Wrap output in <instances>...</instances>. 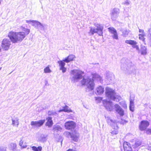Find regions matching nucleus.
Returning a JSON list of instances; mask_svg holds the SVG:
<instances>
[{"label":"nucleus","instance_id":"nucleus-13","mask_svg":"<svg viewBox=\"0 0 151 151\" xmlns=\"http://www.w3.org/2000/svg\"><path fill=\"white\" fill-rule=\"evenodd\" d=\"M109 31L113 35L112 37L114 39L116 40L118 39V36L116 30L113 27L108 28Z\"/></svg>","mask_w":151,"mask_h":151},{"label":"nucleus","instance_id":"nucleus-50","mask_svg":"<svg viewBox=\"0 0 151 151\" xmlns=\"http://www.w3.org/2000/svg\"><path fill=\"white\" fill-rule=\"evenodd\" d=\"M149 43L151 45V32H150L149 35Z\"/></svg>","mask_w":151,"mask_h":151},{"label":"nucleus","instance_id":"nucleus-5","mask_svg":"<svg viewBox=\"0 0 151 151\" xmlns=\"http://www.w3.org/2000/svg\"><path fill=\"white\" fill-rule=\"evenodd\" d=\"M107 122L110 125L113 130H112L111 132L113 135H116L118 134V131L117 129L118 128V126L116 122L115 121H113L109 118H108L107 120Z\"/></svg>","mask_w":151,"mask_h":151},{"label":"nucleus","instance_id":"nucleus-31","mask_svg":"<svg viewBox=\"0 0 151 151\" xmlns=\"http://www.w3.org/2000/svg\"><path fill=\"white\" fill-rule=\"evenodd\" d=\"M130 31L129 30L124 29L122 30V35L124 37H126L128 35Z\"/></svg>","mask_w":151,"mask_h":151},{"label":"nucleus","instance_id":"nucleus-20","mask_svg":"<svg viewBox=\"0 0 151 151\" xmlns=\"http://www.w3.org/2000/svg\"><path fill=\"white\" fill-rule=\"evenodd\" d=\"M115 110L121 116L123 115L124 111L122 109L118 104H116L114 105Z\"/></svg>","mask_w":151,"mask_h":151},{"label":"nucleus","instance_id":"nucleus-56","mask_svg":"<svg viewBox=\"0 0 151 151\" xmlns=\"http://www.w3.org/2000/svg\"><path fill=\"white\" fill-rule=\"evenodd\" d=\"M48 84V82L47 81H45V84L46 86L47 85V84Z\"/></svg>","mask_w":151,"mask_h":151},{"label":"nucleus","instance_id":"nucleus-49","mask_svg":"<svg viewBox=\"0 0 151 151\" xmlns=\"http://www.w3.org/2000/svg\"><path fill=\"white\" fill-rule=\"evenodd\" d=\"M0 151H6V149L3 146H0Z\"/></svg>","mask_w":151,"mask_h":151},{"label":"nucleus","instance_id":"nucleus-36","mask_svg":"<svg viewBox=\"0 0 151 151\" xmlns=\"http://www.w3.org/2000/svg\"><path fill=\"white\" fill-rule=\"evenodd\" d=\"M145 35H144V34H139L138 35L139 39L142 40L144 43L145 42V38L144 37Z\"/></svg>","mask_w":151,"mask_h":151},{"label":"nucleus","instance_id":"nucleus-51","mask_svg":"<svg viewBox=\"0 0 151 151\" xmlns=\"http://www.w3.org/2000/svg\"><path fill=\"white\" fill-rule=\"evenodd\" d=\"M139 32L141 33H142L141 34H144V35H145V33L144 32V30L143 29H139Z\"/></svg>","mask_w":151,"mask_h":151},{"label":"nucleus","instance_id":"nucleus-27","mask_svg":"<svg viewBox=\"0 0 151 151\" xmlns=\"http://www.w3.org/2000/svg\"><path fill=\"white\" fill-rule=\"evenodd\" d=\"M75 58V56L73 55H69L67 58L64 59V61L65 63H68L70 61L73 60Z\"/></svg>","mask_w":151,"mask_h":151},{"label":"nucleus","instance_id":"nucleus-47","mask_svg":"<svg viewBox=\"0 0 151 151\" xmlns=\"http://www.w3.org/2000/svg\"><path fill=\"white\" fill-rule=\"evenodd\" d=\"M34 20H26V22L27 23L30 24L32 25V24H33Z\"/></svg>","mask_w":151,"mask_h":151},{"label":"nucleus","instance_id":"nucleus-16","mask_svg":"<svg viewBox=\"0 0 151 151\" xmlns=\"http://www.w3.org/2000/svg\"><path fill=\"white\" fill-rule=\"evenodd\" d=\"M92 80L93 81H97L101 83L103 81L102 77L96 73H93L92 74Z\"/></svg>","mask_w":151,"mask_h":151},{"label":"nucleus","instance_id":"nucleus-30","mask_svg":"<svg viewBox=\"0 0 151 151\" xmlns=\"http://www.w3.org/2000/svg\"><path fill=\"white\" fill-rule=\"evenodd\" d=\"M63 111L65 112H71L72 111L70 109L68 106H65V107H63V109H60L58 111L60 112Z\"/></svg>","mask_w":151,"mask_h":151},{"label":"nucleus","instance_id":"nucleus-3","mask_svg":"<svg viewBox=\"0 0 151 151\" xmlns=\"http://www.w3.org/2000/svg\"><path fill=\"white\" fill-rule=\"evenodd\" d=\"M81 83L82 85L86 87V91L92 90L94 88L95 84L93 81L89 77L84 78L81 81Z\"/></svg>","mask_w":151,"mask_h":151},{"label":"nucleus","instance_id":"nucleus-8","mask_svg":"<svg viewBox=\"0 0 151 151\" xmlns=\"http://www.w3.org/2000/svg\"><path fill=\"white\" fill-rule=\"evenodd\" d=\"M64 126L65 128L66 129L72 130L75 128L76 124L73 121H70L66 122L65 123Z\"/></svg>","mask_w":151,"mask_h":151},{"label":"nucleus","instance_id":"nucleus-37","mask_svg":"<svg viewBox=\"0 0 151 151\" xmlns=\"http://www.w3.org/2000/svg\"><path fill=\"white\" fill-rule=\"evenodd\" d=\"M51 72V70L48 66L45 68L44 69V72L45 73H50Z\"/></svg>","mask_w":151,"mask_h":151},{"label":"nucleus","instance_id":"nucleus-54","mask_svg":"<svg viewBox=\"0 0 151 151\" xmlns=\"http://www.w3.org/2000/svg\"><path fill=\"white\" fill-rule=\"evenodd\" d=\"M21 148H26L27 147V146L26 145H24L23 146H21Z\"/></svg>","mask_w":151,"mask_h":151},{"label":"nucleus","instance_id":"nucleus-29","mask_svg":"<svg viewBox=\"0 0 151 151\" xmlns=\"http://www.w3.org/2000/svg\"><path fill=\"white\" fill-rule=\"evenodd\" d=\"M113 97V98H111V99L116 102H119L122 99V97L119 95L116 94V93H115V94L114 96Z\"/></svg>","mask_w":151,"mask_h":151},{"label":"nucleus","instance_id":"nucleus-24","mask_svg":"<svg viewBox=\"0 0 151 151\" xmlns=\"http://www.w3.org/2000/svg\"><path fill=\"white\" fill-rule=\"evenodd\" d=\"M104 88L101 86H99L96 88V93L98 95H100L104 92Z\"/></svg>","mask_w":151,"mask_h":151},{"label":"nucleus","instance_id":"nucleus-38","mask_svg":"<svg viewBox=\"0 0 151 151\" xmlns=\"http://www.w3.org/2000/svg\"><path fill=\"white\" fill-rule=\"evenodd\" d=\"M24 137H22L20 138V140L19 142V145L20 146H22L24 141Z\"/></svg>","mask_w":151,"mask_h":151},{"label":"nucleus","instance_id":"nucleus-25","mask_svg":"<svg viewBox=\"0 0 151 151\" xmlns=\"http://www.w3.org/2000/svg\"><path fill=\"white\" fill-rule=\"evenodd\" d=\"M134 66V65L132 63H130L127 65V67H126V65L125 64H123L122 65L121 68L123 70H125V69H127L128 68H131L132 67H133Z\"/></svg>","mask_w":151,"mask_h":151},{"label":"nucleus","instance_id":"nucleus-39","mask_svg":"<svg viewBox=\"0 0 151 151\" xmlns=\"http://www.w3.org/2000/svg\"><path fill=\"white\" fill-rule=\"evenodd\" d=\"M47 114L48 115H55L56 116L57 115V114L56 112L52 111H49L47 113Z\"/></svg>","mask_w":151,"mask_h":151},{"label":"nucleus","instance_id":"nucleus-10","mask_svg":"<svg viewBox=\"0 0 151 151\" xmlns=\"http://www.w3.org/2000/svg\"><path fill=\"white\" fill-rule=\"evenodd\" d=\"M103 102L105 107L108 110L111 111L112 110L113 106L111 101H110L104 100L103 101Z\"/></svg>","mask_w":151,"mask_h":151},{"label":"nucleus","instance_id":"nucleus-43","mask_svg":"<svg viewBox=\"0 0 151 151\" xmlns=\"http://www.w3.org/2000/svg\"><path fill=\"white\" fill-rule=\"evenodd\" d=\"M130 1L129 0H126L124 2H123L122 4L126 6H128L130 4Z\"/></svg>","mask_w":151,"mask_h":151},{"label":"nucleus","instance_id":"nucleus-41","mask_svg":"<svg viewBox=\"0 0 151 151\" xmlns=\"http://www.w3.org/2000/svg\"><path fill=\"white\" fill-rule=\"evenodd\" d=\"M119 103L120 105L124 108H127V105L125 104L124 101H122L120 102Z\"/></svg>","mask_w":151,"mask_h":151},{"label":"nucleus","instance_id":"nucleus-40","mask_svg":"<svg viewBox=\"0 0 151 151\" xmlns=\"http://www.w3.org/2000/svg\"><path fill=\"white\" fill-rule=\"evenodd\" d=\"M17 147V145L15 143H12L10 144V147L12 149L14 150Z\"/></svg>","mask_w":151,"mask_h":151},{"label":"nucleus","instance_id":"nucleus-6","mask_svg":"<svg viewBox=\"0 0 151 151\" xmlns=\"http://www.w3.org/2000/svg\"><path fill=\"white\" fill-rule=\"evenodd\" d=\"M11 40L4 38L1 41V46L2 48L4 50H8L9 48L11 45Z\"/></svg>","mask_w":151,"mask_h":151},{"label":"nucleus","instance_id":"nucleus-9","mask_svg":"<svg viewBox=\"0 0 151 151\" xmlns=\"http://www.w3.org/2000/svg\"><path fill=\"white\" fill-rule=\"evenodd\" d=\"M105 89V93L107 97L111 99V98L113 99L114 98L113 96L115 93L114 91L108 87H106Z\"/></svg>","mask_w":151,"mask_h":151},{"label":"nucleus","instance_id":"nucleus-34","mask_svg":"<svg viewBox=\"0 0 151 151\" xmlns=\"http://www.w3.org/2000/svg\"><path fill=\"white\" fill-rule=\"evenodd\" d=\"M65 62L64 61V59L62 60L58 61V63L59 64V66H60V68H62L64 67V66L65 65Z\"/></svg>","mask_w":151,"mask_h":151},{"label":"nucleus","instance_id":"nucleus-55","mask_svg":"<svg viewBox=\"0 0 151 151\" xmlns=\"http://www.w3.org/2000/svg\"><path fill=\"white\" fill-rule=\"evenodd\" d=\"M66 151H75L73 149H69V150H68Z\"/></svg>","mask_w":151,"mask_h":151},{"label":"nucleus","instance_id":"nucleus-45","mask_svg":"<svg viewBox=\"0 0 151 151\" xmlns=\"http://www.w3.org/2000/svg\"><path fill=\"white\" fill-rule=\"evenodd\" d=\"M38 28H39L41 30H45V27L44 25L40 23V26H39Z\"/></svg>","mask_w":151,"mask_h":151},{"label":"nucleus","instance_id":"nucleus-11","mask_svg":"<svg viewBox=\"0 0 151 151\" xmlns=\"http://www.w3.org/2000/svg\"><path fill=\"white\" fill-rule=\"evenodd\" d=\"M149 123L147 121L143 120L141 122L139 125V129L141 131L146 130L149 125Z\"/></svg>","mask_w":151,"mask_h":151},{"label":"nucleus","instance_id":"nucleus-53","mask_svg":"<svg viewBox=\"0 0 151 151\" xmlns=\"http://www.w3.org/2000/svg\"><path fill=\"white\" fill-rule=\"evenodd\" d=\"M32 150L34 151H37V147H35L33 146L32 147Z\"/></svg>","mask_w":151,"mask_h":151},{"label":"nucleus","instance_id":"nucleus-44","mask_svg":"<svg viewBox=\"0 0 151 151\" xmlns=\"http://www.w3.org/2000/svg\"><path fill=\"white\" fill-rule=\"evenodd\" d=\"M95 99L96 102L99 103L101 102L102 100V98L101 97H95Z\"/></svg>","mask_w":151,"mask_h":151},{"label":"nucleus","instance_id":"nucleus-4","mask_svg":"<svg viewBox=\"0 0 151 151\" xmlns=\"http://www.w3.org/2000/svg\"><path fill=\"white\" fill-rule=\"evenodd\" d=\"M96 28L91 27L89 33L90 35H93L94 33H97L100 36L102 35L103 34V27L100 24L96 25Z\"/></svg>","mask_w":151,"mask_h":151},{"label":"nucleus","instance_id":"nucleus-58","mask_svg":"<svg viewBox=\"0 0 151 151\" xmlns=\"http://www.w3.org/2000/svg\"><path fill=\"white\" fill-rule=\"evenodd\" d=\"M1 67H0V70H1Z\"/></svg>","mask_w":151,"mask_h":151},{"label":"nucleus","instance_id":"nucleus-1","mask_svg":"<svg viewBox=\"0 0 151 151\" xmlns=\"http://www.w3.org/2000/svg\"><path fill=\"white\" fill-rule=\"evenodd\" d=\"M21 29L22 32H15L11 31L8 33V36L13 43L22 42L30 32L29 29L23 27H21Z\"/></svg>","mask_w":151,"mask_h":151},{"label":"nucleus","instance_id":"nucleus-48","mask_svg":"<svg viewBox=\"0 0 151 151\" xmlns=\"http://www.w3.org/2000/svg\"><path fill=\"white\" fill-rule=\"evenodd\" d=\"M60 70H62L63 73H65L66 71V68L64 67L62 68H60Z\"/></svg>","mask_w":151,"mask_h":151},{"label":"nucleus","instance_id":"nucleus-2","mask_svg":"<svg viewBox=\"0 0 151 151\" xmlns=\"http://www.w3.org/2000/svg\"><path fill=\"white\" fill-rule=\"evenodd\" d=\"M83 72L79 70L74 69L71 70L70 72V79L72 82H78L82 78Z\"/></svg>","mask_w":151,"mask_h":151},{"label":"nucleus","instance_id":"nucleus-32","mask_svg":"<svg viewBox=\"0 0 151 151\" xmlns=\"http://www.w3.org/2000/svg\"><path fill=\"white\" fill-rule=\"evenodd\" d=\"M40 22L37 20H34L33 24H32V25L35 27L38 28Z\"/></svg>","mask_w":151,"mask_h":151},{"label":"nucleus","instance_id":"nucleus-12","mask_svg":"<svg viewBox=\"0 0 151 151\" xmlns=\"http://www.w3.org/2000/svg\"><path fill=\"white\" fill-rule=\"evenodd\" d=\"M125 42L132 45L133 48H135L137 50L139 51V46L137 45V42L135 41L132 40H127L125 41Z\"/></svg>","mask_w":151,"mask_h":151},{"label":"nucleus","instance_id":"nucleus-28","mask_svg":"<svg viewBox=\"0 0 151 151\" xmlns=\"http://www.w3.org/2000/svg\"><path fill=\"white\" fill-rule=\"evenodd\" d=\"M140 52L141 55H145L147 53V48L144 46L141 45Z\"/></svg>","mask_w":151,"mask_h":151},{"label":"nucleus","instance_id":"nucleus-15","mask_svg":"<svg viewBox=\"0 0 151 151\" xmlns=\"http://www.w3.org/2000/svg\"><path fill=\"white\" fill-rule=\"evenodd\" d=\"M130 142L134 148L139 146L142 143L141 141L138 139H132Z\"/></svg>","mask_w":151,"mask_h":151},{"label":"nucleus","instance_id":"nucleus-52","mask_svg":"<svg viewBox=\"0 0 151 151\" xmlns=\"http://www.w3.org/2000/svg\"><path fill=\"white\" fill-rule=\"evenodd\" d=\"M37 151H41L42 147L41 146H39L37 147Z\"/></svg>","mask_w":151,"mask_h":151},{"label":"nucleus","instance_id":"nucleus-21","mask_svg":"<svg viewBox=\"0 0 151 151\" xmlns=\"http://www.w3.org/2000/svg\"><path fill=\"white\" fill-rule=\"evenodd\" d=\"M105 77L109 81H111L114 78V76L113 74L109 71L106 72Z\"/></svg>","mask_w":151,"mask_h":151},{"label":"nucleus","instance_id":"nucleus-14","mask_svg":"<svg viewBox=\"0 0 151 151\" xmlns=\"http://www.w3.org/2000/svg\"><path fill=\"white\" fill-rule=\"evenodd\" d=\"M45 121V119L41 120L39 121H32L31 123V125L36 127H40L43 124Z\"/></svg>","mask_w":151,"mask_h":151},{"label":"nucleus","instance_id":"nucleus-42","mask_svg":"<svg viewBox=\"0 0 151 151\" xmlns=\"http://www.w3.org/2000/svg\"><path fill=\"white\" fill-rule=\"evenodd\" d=\"M71 134H71L70 132L68 131L65 132L64 133V135L68 137H71Z\"/></svg>","mask_w":151,"mask_h":151},{"label":"nucleus","instance_id":"nucleus-26","mask_svg":"<svg viewBox=\"0 0 151 151\" xmlns=\"http://www.w3.org/2000/svg\"><path fill=\"white\" fill-rule=\"evenodd\" d=\"M47 122L46 124L49 127H51L52 125L53 122L52 120V118L51 117H48L46 118Z\"/></svg>","mask_w":151,"mask_h":151},{"label":"nucleus","instance_id":"nucleus-18","mask_svg":"<svg viewBox=\"0 0 151 151\" xmlns=\"http://www.w3.org/2000/svg\"><path fill=\"white\" fill-rule=\"evenodd\" d=\"M47 135L46 134H42L38 137V141L44 143L46 142L47 140Z\"/></svg>","mask_w":151,"mask_h":151},{"label":"nucleus","instance_id":"nucleus-17","mask_svg":"<svg viewBox=\"0 0 151 151\" xmlns=\"http://www.w3.org/2000/svg\"><path fill=\"white\" fill-rule=\"evenodd\" d=\"M79 135V133L75 130L72 132L71 138L73 140L77 142L78 140Z\"/></svg>","mask_w":151,"mask_h":151},{"label":"nucleus","instance_id":"nucleus-46","mask_svg":"<svg viewBox=\"0 0 151 151\" xmlns=\"http://www.w3.org/2000/svg\"><path fill=\"white\" fill-rule=\"evenodd\" d=\"M145 133L147 134H151V129L148 128L145 130Z\"/></svg>","mask_w":151,"mask_h":151},{"label":"nucleus","instance_id":"nucleus-7","mask_svg":"<svg viewBox=\"0 0 151 151\" xmlns=\"http://www.w3.org/2000/svg\"><path fill=\"white\" fill-rule=\"evenodd\" d=\"M120 13V10L118 8H114L111 13V19L113 20H115L118 17Z\"/></svg>","mask_w":151,"mask_h":151},{"label":"nucleus","instance_id":"nucleus-19","mask_svg":"<svg viewBox=\"0 0 151 151\" xmlns=\"http://www.w3.org/2000/svg\"><path fill=\"white\" fill-rule=\"evenodd\" d=\"M131 144L127 142H124L123 143V147L124 151H132L131 146Z\"/></svg>","mask_w":151,"mask_h":151},{"label":"nucleus","instance_id":"nucleus-33","mask_svg":"<svg viewBox=\"0 0 151 151\" xmlns=\"http://www.w3.org/2000/svg\"><path fill=\"white\" fill-rule=\"evenodd\" d=\"M40 22L37 20H34L33 24H32V25L35 27L38 28Z\"/></svg>","mask_w":151,"mask_h":151},{"label":"nucleus","instance_id":"nucleus-57","mask_svg":"<svg viewBox=\"0 0 151 151\" xmlns=\"http://www.w3.org/2000/svg\"><path fill=\"white\" fill-rule=\"evenodd\" d=\"M46 108H47V107L45 106L44 107H43V109H45Z\"/></svg>","mask_w":151,"mask_h":151},{"label":"nucleus","instance_id":"nucleus-35","mask_svg":"<svg viewBox=\"0 0 151 151\" xmlns=\"http://www.w3.org/2000/svg\"><path fill=\"white\" fill-rule=\"evenodd\" d=\"M53 130L56 132L60 131L62 129V128L59 125H56L53 127Z\"/></svg>","mask_w":151,"mask_h":151},{"label":"nucleus","instance_id":"nucleus-22","mask_svg":"<svg viewBox=\"0 0 151 151\" xmlns=\"http://www.w3.org/2000/svg\"><path fill=\"white\" fill-rule=\"evenodd\" d=\"M134 96H130V98L129 109L131 111L133 112L134 111Z\"/></svg>","mask_w":151,"mask_h":151},{"label":"nucleus","instance_id":"nucleus-23","mask_svg":"<svg viewBox=\"0 0 151 151\" xmlns=\"http://www.w3.org/2000/svg\"><path fill=\"white\" fill-rule=\"evenodd\" d=\"M11 120L12 121V124L13 126L17 127L19 124V119L18 118L16 117L12 118Z\"/></svg>","mask_w":151,"mask_h":151}]
</instances>
